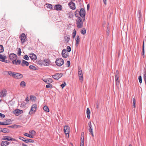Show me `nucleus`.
Instances as JSON below:
<instances>
[{
  "label": "nucleus",
  "mask_w": 146,
  "mask_h": 146,
  "mask_svg": "<svg viewBox=\"0 0 146 146\" xmlns=\"http://www.w3.org/2000/svg\"><path fill=\"white\" fill-rule=\"evenodd\" d=\"M77 27L78 28H82L83 26L82 19L80 17H79L76 20Z\"/></svg>",
  "instance_id": "obj_1"
},
{
  "label": "nucleus",
  "mask_w": 146,
  "mask_h": 146,
  "mask_svg": "<svg viewBox=\"0 0 146 146\" xmlns=\"http://www.w3.org/2000/svg\"><path fill=\"white\" fill-rule=\"evenodd\" d=\"M56 64L58 66H60L64 63V60L61 58H57L55 62Z\"/></svg>",
  "instance_id": "obj_2"
},
{
  "label": "nucleus",
  "mask_w": 146,
  "mask_h": 146,
  "mask_svg": "<svg viewBox=\"0 0 146 146\" xmlns=\"http://www.w3.org/2000/svg\"><path fill=\"white\" fill-rule=\"evenodd\" d=\"M79 15L83 19L84 21L85 19V11L83 8H81L79 11Z\"/></svg>",
  "instance_id": "obj_3"
},
{
  "label": "nucleus",
  "mask_w": 146,
  "mask_h": 146,
  "mask_svg": "<svg viewBox=\"0 0 146 146\" xmlns=\"http://www.w3.org/2000/svg\"><path fill=\"white\" fill-rule=\"evenodd\" d=\"M37 108V105L36 104H33L31 106L30 111L29 112L30 115L33 113L35 112Z\"/></svg>",
  "instance_id": "obj_4"
},
{
  "label": "nucleus",
  "mask_w": 146,
  "mask_h": 146,
  "mask_svg": "<svg viewBox=\"0 0 146 146\" xmlns=\"http://www.w3.org/2000/svg\"><path fill=\"white\" fill-rule=\"evenodd\" d=\"M78 74L79 80L81 81L83 80V75L81 69L80 67L78 68Z\"/></svg>",
  "instance_id": "obj_5"
},
{
  "label": "nucleus",
  "mask_w": 146,
  "mask_h": 146,
  "mask_svg": "<svg viewBox=\"0 0 146 146\" xmlns=\"http://www.w3.org/2000/svg\"><path fill=\"white\" fill-rule=\"evenodd\" d=\"M26 37L24 33H22L20 35L19 38L22 43H24L25 42Z\"/></svg>",
  "instance_id": "obj_6"
},
{
  "label": "nucleus",
  "mask_w": 146,
  "mask_h": 146,
  "mask_svg": "<svg viewBox=\"0 0 146 146\" xmlns=\"http://www.w3.org/2000/svg\"><path fill=\"white\" fill-rule=\"evenodd\" d=\"M41 62L42 64L45 66H48L50 63V60L48 59H44L43 60H42Z\"/></svg>",
  "instance_id": "obj_7"
},
{
  "label": "nucleus",
  "mask_w": 146,
  "mask_h": 146,
  "mask_svg": "<svg viewBox=\"0 0 146 146\" xmlns=\"http://www.w3.org/2000/svg\"><path fill=\"white\" fill-rule=\"evenodd\" d=\"M64 130L65 133L68 134L69 136V133L70 131V128L68 126L66 125L64 126Z\"/></svg>",
  "instance_id": "obj_8"
},
{
  "label": "nucleus",
  "mask_w": 146,
  "mask_h": 146,
  "mask_svg": "<svg viewBox=\"0 0 146 146\" xmlns=\"http://www.w3.org/2000/svg\"><path fill=\"white\" fill-rule=\"evenodd\" d=\"M9 57L10 60L13 61L15 59H17V57L16 54L12 53L9 54Z\"/></svg>",
  "instance_id": "obj_9"
},
{
  "label": "nucleus",
  "mask_w": 146,
  "mask_h": 146,
  "mask_svg": "<svg viewBox=\"0 0 146 146\" xmlns=\"http://www.w3.org/2000/svg\"><path fill=\"white\" fill-rule=\"evenodd\" d=\"M62 55L63 58H67L69 55V54L66 50L63 49L62 52Z\"/></svg>",
  "instance_id": "obj_10"
},
{
  "label": "nucleus",
  "mask_w": 146,
  "mask_h": 146,
  "mask_svg": "<svg viewBox=\"0 0 146 146\" xmlns=\"http://www.w3.org/2000/svg\"><path fill=\"white\" fill-rule=\"evenodd\" d=\"M62 73H57L54 75L52 76V77L56 80H58L62 77Z\"/></svg>",
  "instance_id": "obj_11"
},
{
  "label": "nucleus",
  "mask_w": 146,
  "mask_h": 146,
  "mask_svg": "<svg viewBox=\"0 0 146 146\" xmlns=\"http://www.w3.org/2000/svg\"><path fill=\"white\" fill-rule=\"evenodd\" d=\"M23 77L22 74L15 72L13 78L16 79H19L22 78Z\"/></svg>",
  "instance_id": "obj_12"
},
{
  "label": "nucleus",
  "mask_w": 146,
  "mask_h": 146,
  "mask_svg": "<svg viewBox=\"0 0 146 146\" xmlns=\"http://www.w3.org/2000/svg\"><path fill=\"white\" fill-rule=\"evenodd\" d=\"M7 90L5 89H3L1 90V92H0V97H3L6 96L7 94Z\"/></svg>",
  "instance_id": "obj_13"
},
{
  "label": "nucleus",
  "mask_w": 146,
  "mask_h": 146,
  "mask_svg": "<svg viewBox=\"0 0 146 146\" xmlns=\"http://www.w3.org/2000/svg\"><path fill=\"white\" fill-rule=\"evenodd\" d=\"M62 8V7L60 5L57 4L55 5L54 10L55 9L57 11H60Z\"/></svg>",
  "instance_id": "obj_14"
},
{
  "label": "nucleus",
  "mask_w": 146,
  "mask_h": 146,
  "mask_svg": "<svg viewBox=\"0 0 146 146\" xmlns=\"http://www.w3.org/2000/svg\"><path fill=\"white\" fill-rule=\"evenodd\" d=\"M23 111L21 110L17 109L13 111V113L15 114L17 116H18L19 115L22 113H23Z\"/></svg>",
  "instance_id": "obj_15"
},
{
  "label": "nucleus",
  "mask_w": 146,
  "mask_h": 146,
  "mask_svg": "<svg viewBox=\"0 0 146 146\" xmlns=\"http://www.w3.org/2000/svg\"><path fill=\"white\" fill-rule=\"evenodd\" d=\"M29 56L31 59L33 60H35L36 59V55L33 53L29 54Z\"/></svg>",
  "instance_id": "obj_16"
},
{
  "label": "nucleus",
  "mask_w": 146,
  "mask_h": 146,
  "mask_svg": "<svg viewBox=\"0 0 146 146\" xmlns=\"http://www.w3.org/2000/svg\"><path fill=\"white\" fill-rule=\"evenodd\" d=\"M68 5L71 9L74 10L75 9V4L73 2L71 1L68 3Z\"/></svg>",
  "instance_id": "obj_17"
},
{
  "label": "nucleus",
  "mask_w": 146,
  "mask_h": 146,
  "mask_svg": "<svg viewBox=\"0 0 146 146\" xmlns=\"http://www.w3.org/2000/svg\"><path fill=\"white\" fill-rule=\"evenodd\" d=\"M43 81L47 84H50L53 81L51 78H45L43 79Z\"/></svg>",
  "instance_id": "obj_18"
},
{
  "label": "nucleus",
  "mask_w": 146,
  "mask_h": 146,
  "mask_svg": "<svg viewBox=\"0 0 146 146\" xmlns=\"http://www.w3.org/2000/svg\"><path fill=\"white\" fill-rule=\"evenodd\" d=\"M12 62L13 64L17 65L20 64L21 62L20 60L16 59L12 61Z\"/></svg>",
  "instance_id": "obj_19"
},
{
  "label": "nucleus",
  "mask_w": 146,
  "mask_h": 146,
  "mask_svg": "<svg viewBox=\"0 0 146 146\" xmlns=\"http://www.w3.org/2000/svg\"><path fill=\"white\" fill-rule=\"evenodd\" d=\"M119 75H116L115 76V81L116 82V86H118L119 84Z\"/></svg>",
  "instance_id": "obj_20"
},
{
  "label": "nucleus",
  "mask_w": 146,
  "mask_h": 146,
  "mask_svg": "<svg viewBox=\"0 0 146 146\" xmlns=\"http://www.w3.org/2000/svg\"><path fill=\"white\" fill-rule=\"evenodd\" d=\"M21 65L23 66H24L25 65L27 66L29 65V63L24 60H22Z\"/></svg>",
  "instance_id": "obj_21"
},
{
  "label": "nucleus",
  "mask_w": 146,
  "mask_h": 146,
  "mask_svg": "<svg viewBox=\"0 0 146 146\" xmlns=\"http://www.w3.org/2000/svg\"><path fill=\"white\" fill-rule=\"evenodd\" d=\"M9 144V142L7 141H3L1 143V146H7Z\"/></svg>",
  "instance_id": "obj_22"
},
{
  "label": "nucleus",
  "mask_w": 146,
  "mask_h": 146,
  "mask_svg": "<svg viewBox=\"0 0 146 146\" xmlns=\"http://www.w3.org/2000/svg\"><path fill=\"white\" fill-rule=\"evenodd\" d=\"M7 57L6 56L0 54V61H4V60L6 59Z\"/></svg>",
  "instance_id": "obj_23"
},
{
  "label": "nucleus",
  "mask_w": 146,
  "mask_h": 146,
  "mask_svg": "<svg viewBox=\"0 0 146 146\" xmlns=\"http://www.w3.org/2000/svg\"><path fill=\"white\" fill-rule=\"evenodd\" d=\"M88 125L89 127V129H88V130L89 132L93 131L92 126V125L90 121L88 123Z\"/></svg>",
  "instance_id": "obj_24"
},
{
  "label": "nucleus",
  "mask_w": 146,
  "mask_h": 146,
  "mask_svg": "<svg viewBox=\"0 0 146 146\" xmlns=\"http://www.w3.org/2000/svg\"><path fill=\"white\" fill-rule=\"evenodd\" d=\"M90 113L89 109L88 108L86 110L87 116L88 119H90Z\"/></svg>",
  "instance_id": "obj_25"
},
{
  "label": "nucleus",
  "mask_w": 146,
  "mask_h": 146,
  "mask_svg": "<svg viewBox=\"0 0 146 146\" xmlns=\"http://www.w3.org/2000/svg\"><path fill=\"white\" fill-rule=\"evenodd\" d=\"M15 73V72H14L9 71L8 72V75H10L13 78Z\"/></svg>",
  "instance_id": "obj_26"
},
{
  "label": "nucleus",
  "mask_w": 146,
  "mask_h": 146,
  "mask_svg": "<svg viewBox=\"0 0 146 146\" xmlns=\"http://www.w3.org/2000/svg\"><path fill=\"white\" fill-rule=\"evenodd\" d=\"M20 86L23 88H25L26 86L25 82L24 81H22L20 84Z\"/></svg>",
  "instance_id": "obj_27"
},
{
  "label": "nucleus",
  "mask_w": 146,
  "mask_h": 146,
  "mask_svg": "<svg viewBox=\"0 0 146 146\" xmlns=\"http://www.w3.org/2000/svg\"><path fill=\"white\" fill-rule=\"evenodd\" d=\"M46 7L50 9L54 10V8L52 7V5L51 4L47 3L46 4Z\"/></svg>",
  "instance_id": "obj_28"
},
{
  "label": "nucleus",
  "mask_w": 146,
  "mask_h": 146,
  "mask_svg": "<svg viewBox=\"0 0 146 146\" xmlns=\"http://www.w3.org/2000/svg\"><path fill=\"white\" fill-rule=\"evenodd\" d=\"M64 40L66 43L68 42L70 40V37L69 36H66L64 37Z\"/></svg>",
  "instance_id": "obj_29"
},
{
  "label": "nucleus",
  "mask_w": 146,
  "mask_h": 146,
  "mask_svg": "<svg viewBox=\"0 0 146 146\" xmlns=\"http://www.w3.org/2000/svg\"><path fill=\"white\" fill-rule=\"evenodd\" d=\"M24 135L30 138H33V135L27 133H24Z\"/></svg>",
  "instance_id": "obj_30"
},
{
  "label": "nucleus",
  "mask_w": 146,
  "mask_h": 146,
  "mask_svg": "<svg viewBox=\"0 0 146 146\" xmlns=\"http://www.w3.org/2000/svg\"><path fill=\"white\" fill-rule=\"evenodd\" d=\"M9 130L7 128H4L1 129V132H2L4 133H8L9 132Z\"/></svg>",
  "instance_id": "obj_31"
},
{
  "label": "nucleus",
  "mask_w": 146,
  "mask_h": 146,
  "mask_svg": "<svg viewBox=\"0 0 146 146\" xmlns=\"http://www.w3.org/2000/svg\"><path fill=\"white\" fill-rule=\"evenodd\" d=\"M29 68L31 70H37V68L35 66L33 65L29 66Z\"/></svg>",
  "instance_id": "obj_32"
},
{
  "label": "nucleus",
  "mask_w": 146,
  "mask_h": 146,
  "mask_svg": "<svg viewBox=\"0 0 146 146\" xmlns=\"http://www.w3.org/2000/svg\"><path fill=\"white\" fill-rule=\"evenodd\" d=\"M10 123L7 121L5 122H0V125H7L9 124Z\"/></svg>",
  "instance_id": "obj_33"
},
{
  "label": "nucleus",
  "mask_w": 146,
  "mask_h": 146,
  "mask_svg": "<svg viewBox=\"0 0 146 146\" xmlns=\"http://www.w3.org/2000/svg\"><path fill=\"white\" fill-rule=\"evenodd\" d=\"M30 99L31 101H35L36 100V98L35 96L31 95L30 96Z\"/></svg>",
  "instance_id": "obj_34"
},
{
  "label": "nucleus",
  "mask_w": 146,
  "mask_h": 146,
  "mask_svg": "<svg viewBox=\"0 0 146 146\" xmlns=\"http://www.w3.org/2000/svg\"><path fill=\"white\" fill-rule=\"evenodd\" d=\"M142 55L143 56V57H144V41H143V49H142Z\"/></svg>",
  "instance_id": "obj_35"
},
{
  "label": "nucleus",
  "mask_w": 146,
  "mask_h": 146,
  "mask_svg": "<svg viewBox=\"0 0 146 146\" xmlns=\"http://www.w3.org/2000/svg\"><path fill=\"white\" fill-rule=\"evenodd\" d=\"M44 110L48 112L49 111V108L47 106H45L43 107Z\"/></svg>",
  "instance_id": "obj_36"
},
{
  "label": "nucleus",
  "mask_w": 146,
  "mask_h": 146,
  "mask_svg": "<svg viewBox=\"0 0 146 146\" xmlns=\"http://www.w3.org/2000/svg\"><path fill=\"white\" fill-rule=\"evenodd\" d=\"M139 14H138V16H139V21H141V12L140 11H139Z\"/></svg>",
  "instance_id": "obj_37"
},
{
  "label": "nucleus",
  "mask_w": 146,
  "mask_h": 146,
  "mask_svg": "<svg viewBox=\"0 0 146 146\" xmlns=\"http://www.w3.org/2000/svg\"><path fill=\"white\" fill-rule=\"evenodd\" d=\"M4 139L9 141H11L13 140V138H8L7 136H6L4 138Z\"/></svg>",
  "instance_id": "obj_38"
},
{
  "label": "nucleus",
  "mask_w": 146,
  "mask_h": 146,
  "mask_svg": "<svg viewBox=\"0 0 146 146\" xmlns=\"http://www.w3.org/2000/svg\"><path fill=\"white\" fill-rule=\"evenodd\" d=\"M79 15V11L77 10L75 12V15L76 17H78Z\"/></svg>",
  "instance_id": "obj_39"
},
{
  "label": "nucleus",
  "mask_w": 146,
  "mask_h": 146,
  "mask_svg": "<svg viewBox=\"0 0 146 146\" xmlns=\"http://www.w3.org/2000/svg\"><path fill=\"white\" fill-rule=\"evenodd\" d=\"M4 51L3 47L2 45L0 44V53H2Z\"/></svg>",
  "instance_id": "obj_40"
},
{
  "label": "nucleus",
  "mask_w": 146,
  "mask_h": 146,
  "mask_svg": "<svg viewBox=\"0 0 146 146\" xmlns=\"http://www.w3.org/2000/svg\"><path fill=\"white\" fill-rule=\"evenodd\" d=\"M29 132L31 134V135H33V136L35 135L36 132L34 130H32L31 131H30Z\"/></svg>",
  "instance_id": "obj_41"
},
{
  "label": "nucleus",
  "mask_w": 146,
  "mask_h": 146,
  "mask_svg": "<svg viewBox=\"0 0 146 146\" xmlns=\"http://www.w3.org/2000/svg\"><path fill=\"white\" fill-rule=\"evenodd\" d=\"M80 37L78 35L77 36V37L75 38L76 42L77 43H79L80 42Z\"/></svg>",
  "instance_id": "obj_42"
},
{
  "label": "nucleus",
  "mask_w": 146,
  "mask_h": 146,
  "mask_svg": "<svg viewBox=\"0 0 146 146\" xmlns=\"http://www.w3.org/2000/svg\"><path fill=\"white\" fill-rule=\"evenodd\" d=\"M81 33L83 35H84L86 33V30L84 28L83 29L81 30Z\"/></svg>",
  "instance_id": "obj_43"
},
{
  "label": "nucleus",
  "mask_w": 146,
  "mask_h": 146,
  "mask_svg": "<svg viewBox=\"0 0 146 146\" xmlns=\"http://www.w3.org/2000/svg\"><path fill=\"white\" fill-rule=\"evenodd\" d=\"M23 58L25 60H29V58L28 56L27 55H26L24 56L23 57Z\"/></svg>",
  "instance_id": "obj_44"
},
{
  "label": "nucleus",
  "mask_w": 146,
  "mask_h": 146,
  "mask_svg": "<svg viewBox=\"0 0 146 146\" xmlns=\"http://www.w3.org/2000/svg\"><path fill=\"white\" fill-rule=\"evenodd\" d=\"M76 35V31L74 29V32L72 33V37L73 38H74Z\"/></svg>",
  "instance_id": "obj_45"
},
{
  "label": "nucleus",
  "mask_w": 146,
  "mask_h": 146,
  "mask_svg": "<svg viewBox=\"0 0 146 146\" xmlns=\"http://www.w3.org/2000/svg\"><path fill=\"white\" fill-rule=\"evenodd\" d=\"M138 79L140 83H141L142 82V77L141 76H139L138 77Z\"/></svg>",
  "instance_id": "obj_46"
},
{
  "label": "nucleus",
  "mask_w": 146,
  "mask_h": 146,
  "mask_svg": "<svg viewBox=\"0 0 146 146\" xmlns=\"http://www.w3.org/2000/svg\"><path fill=\"white\" fill-rule=\"evenodd\" d=\"M21 49L20 48H19L18 50V54L19 56L21 55Z\"/></svg>",
  "instance_id": "obj_47"
},
{
  "label": "nucleus",
  "mask_w": 146,
  "mask_h": 146,
  "mask_svg": "<svg viewBox=\"0 0 146 146\" xmlns=\"http://www.w3.org/2000/svg\"><path fill=\"white\" fill-rule=\"evenodd\" d=\"M46 88H52V86L51 84H48L46 85Z\"/></svg>",
  "instance_id": "obj_48"
},
{
  "label": "nucleus",
  "mask_w": 146,
  "mask_h": 146,
  "mask_svg": "<svg viewBox=\"0 0 146 146\" xmlns=\"http://www.w3.org/2000/svg\"><path fill=\"white\" fill-rule=\"evenodd\" d=\"M67 52H70L71 50V47L70 46H68L67 47Z\"/></svg>",
  "instance_id": "obj_49"
},
{
  "label": "nucleus",
  "mask_w": 146,
  "mask_h": 146,
  "mask_svg": "<svg viewBox=\"0 0 146 146\" xmlns=\"http://www.w3.org/2000/svg\"><path fill=\"white\" fill-rule=\"evenodd\" d=\"M66 85V83L65 82H64L63 83L60 85L61 87L63 88Z\"/></svg>",
  "instance_id": "obj_50"
},
{
  "label": "nucleus",
  "mask_w": 146,
  "mask_h": 146,
  "mask_svg": "<svg viewBox=\"0 0 146 146\" xmlns=\"http://www.w3.org/2000/svg\"><path fill=\"white\" fill-rule=\"evenodd\" d=\"M5 117V115L4 114L0 113V117L3 118Z\"/></svg>",
  "instance_id": "obj_51"
},
{
  "label": "nucleus",
  "mask_w": 146,
  "mask_h": 146,
  "mask_svg": "<svg viewBox=\"0 0 146 146\" xmlns=\"http://www.w3.org/2000/svg\"><path fill=\"white\" fill-rule=\"evenodd\" d=\"M8 72L7 71H5L3 72V74L5 75H8Z\"/></svg>",
  "instance_id": "obj_52"
},
{
  "label": "nucleus",
  "mask_w": 146,
  "mask_h": 146,
  "mask_svg": "<svg viewBox=\"0 0 146 146\" xmlns=\"http://www.w3.org/2000/svg\"><path fill=\"white\" fill-rule=\"evenodd\" d=\"M133 107L134 108H135V100L134 98H133Z\"/></svg>",
  "instance_id": "obj_53"
},
{
  "label": "nucleus",
  "mask_w": 146,
  "mask_h": 146,
  "mask_svg": "<svg viewBox=\"0 0 146 146\" xmlns=\"http://www.w3.org/2000/svg\"><path fill=\"white\" fill-rule=\"evenodd\" d=\"M19 138L20 140H21L23 141H24V139H25V138L21 136H19Z\"/></svg>",
  "instance_id": "obj_54"
},
{
  "label": "nucleus",
  "mask_w": 146,
  "mask_h": 146,
  "mask_svg": "<svg viewBox=\"0 0 146 146\" xmlns=\"http://www.w3.org/2000/svg\"><path fill=\"white\" fill-rule=\"evenodd\" d=\"M84 141H83V139L81 141L80 143V146H84Z\"/></svg>",
  "instance_id": "obj_55"
},
{
  "label": "nucleus",
  "mask_w": 146,
  "mask_h": 146,
  "mask_svg": "<svg viewBox=\"0 0 146 146\" xmlns=\"http://www.w3.org/2000/svg\"><path fill=\"white\" fill-rule=\"evenodd\" d=\"M23 141H24L26 143H29L28 139H26L25 138Z\"/></svg>",
  "instance_id": "obj_56"
},
{
  "label": "nucleus",
  "mask_w": 146,
  "mask_h": 146,
  "mask_svg": "<svg viewBox=\"0 0 146 146\" xmlns=\"http://www.w3.org/2000/svg\"><path fill=\"white\" fill-rule=\"evenodd\" d=\"M28 141L29 143H33L34 140L33 139H28Z\"/></svg>",
  "instance_id": "obj_57"
},
{
  "label": "nucleus",
  "mask_w": 146,
  "mask_h": 146,
  "mask_svg": "<svg viewBox=\"0 0 146 146\" xmlns=\"http://www.w3.org/2000/svg\"><path fill=\"white\" fill-rule=\"evenodd\" d=\"M67 65H68V67H69L70 65V61L69 60H68L67 61Z\"/></svg>",
  "instance_id": "obj_58"
},
{
  "label": "nucleus",
  "mask_w": 146,
  "mask_h": 146,
  "mask_svg": "<svg viewBox=\"0 0 146 146\" xmlns=\"http://www.w3.org/2000/svg\"><path fill=\"white\" fill-rule=\"evenodd\" d=\"M144 79L145 80V83H146V74L145 75H144Z\"/></svg>",
  "instance_id": "obj_59"
},
{
  "label": "nucleus",
  "mask_w": 146,
  "mask_h": 146,
  "mask_svg": "<svg viewBox=\"0 0 146 146\" xmlns=\"http://www.w3.org/2000/svg\"><path fill=\"white\" fill-rule=\"evenodd\" d=\"M81 136L84 137V133L83 132L81 133Z\"/></svg>",
  "instance_id": "obj_60"
},
{
  "label": "nucleus",
  "mask_w": 146,
  "mask_h": 146,
  "mask_svg": "<svg viewBox=\"0 0 146 146\" xmlns=\"http://www.w3.org/2000/svg\"><path fill=\"white\" fill-rule=\"evenodd\" d=\"M118 74H119V71L117 70L116 71L115 75H119Z\"/></svg>",
  "instance_id": "obj_61"
},
{
  "label": "nucleus",
  "mask_w": 146,
  "mask_h": 146,
  "mask_svg": "<svg viewBox=\"0 0 146 146\" xmlns=\"http://www.w3.org/2000/svg\"><path fill=\"white\" fill-rule=\"evenodd\" d=\"M25 101L26 102H29V98H28V97H27L25 98Z\"/></svg>",
  "instance_id": "obj_62"
},
{
  "label": "nucleus",
  "mask_w": 146,
  "mask_h": 146,
  "mask_svg": "<svg viewBox=\"0 0 146 146\" xmlns=\"http://www.w3.org/2000/svg\"><path fill=\"white\" fill-rule=\"evenodd\" d=\"M90 133L91 134L92 136L93 137L94 136V134H93V131L90 132Z\"/></svg>",
  "instance_id": "obj_63"
},
{
  "label": "nucleus",
  "mask_w": 146,
  "mask_h": 146,
  "mask_svg": "<svg viewBox=\"0 0 146 146\" xmlns=\"http://www.w3.org/2000/svg\"><path fill=\"white\" fill-rule=\"evenodd\" d=\"M104 3L105 5L106 4V0H103Z\"/></svg>",
  "instance_id": "obj_64"
}]
</instances>
